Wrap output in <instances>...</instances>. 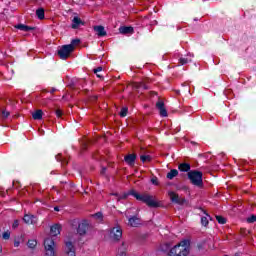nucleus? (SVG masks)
Here are the masks:
<instances>
[{
    "instance_id": "nucleus-13",
    "label": "nucleus",
    "mask_w": 256,
    "mask_h": 256,
    "mask_svg": "<svg viewBox=\"0 0 256 256\" xmlns=\"http://www.w3.org/2000/svg\"><path fill=\"white\" fill-rule=\"evenodd\" d=\"M81 25H85V23L83 22V20H81V18L75 16L72 20V29H79Z\"/></svg>"
},
{
    "instance_id": "nucleus-11",
    "label": "nucleus",
    "mask_w": 256,
    "mask_h": 256,
    "mask_svg": "<svg viewBox=\"0 0 256 256\" xmlns=\"http://www.w3.org/2000/svg\"><path fill=\"white\" fill-rule=\"evenodd\" d=\"M136 159H137L136 154H128L124 157L125 163H127V165H129L130 167H133L135 165Z\"/></svg>"
},
{
    "instance_id": "nucleus-5",
    "label": "nucleus",
    "mask_w": 256,
    "mask_h": 256,
    "mask_svg": "<svg viewBox=\"0 0 256 256\" xmlns=\"http://www.w3.org/2000/svg\"><path fill=\"white\" fill-rule=\"evenodd\" d=\"M72 51H75L73 44L63 45L58 49V55L60 59H68Z\"/></svg>"
},
{
    "instance_id": "nucleus-23",
    "label": "nucleus",
    "mask_w": 256,
    "mask_h": 256,
    "mask_svg": "<svg viewBox=\"0 0 256 256\" xmlns=\"http://www.w3.org/2000/svg\"><path fill=\"white\" fill-rule=\"evenodd\" d=\"M191 57H193L191 54H188L187 58H180L179 63L180 65H187V63H190Z\"/></svg>"
},
{
    "instance_id": "nucleus-15",
    "label": "nucleus",
    "mask_w": 256,
    "mask_h": 256,
    "mask_svg": "<svg viewBox=\"0 0 256 256\" xmlns=\"http://www.w3.org/2000/svg\"><path fill=\"white\" fill-rule=\"evenodd\" d=\"M94 31H96L98 37H105V35H107V31H105V27L103 26H95Z\"/></svg>"
},
{
    "instance_id": "nucleus-4",
    "label": "nucleus",
    "mask_w": 256,
    "mask_h": 256,
    "mask_svg": "<svg viewBox=\"0 0 256 256\" xmlns=\"http://www.w3.org/2000/svg\"><path fill=\"white\" fill-rule=\"evenodd\" d=\"M188 179L192 183V185H195L196 187H202L203 186V172L192 170L188 172Z\"/></svg>"
},
{
    "instance_id": "nucleus-24",
    "label": "nucleus",
    "mask_w": 256,
    "mask_h": 256,
    "mask_svg": "<svg viewBox=\"0 0 256 256\" xmlns=\"http://www.w3.org/2000/svg\"><path fill=\"white\" fill-rule=\"evenodd\" d=\"M36 15L38 19H45V10L43 8H39L36 10Z\"/></svg>"
},
{
    "instance_id": "nucleus-32",
    "label": "nucleus",
    "mask_w": 256,
    "mask_h": 256,
    "mask_svg": "<svg viewBox=\"0 0 256 256\" xmlns=\"http://www.w3.org/2000/svg\"><path fill=\"white\" fill-rule=\"evenodd\" d=\"M3 239L8 240L11 237V232L7 231L2 234Z\"/></svg>"
},
{
    "instance_id": "nucleus-14",
    "label": "nucleus",
    "mask_w": 256,
    "mask_h": 256,
    "mask_svg": "<svg viewBox=\"0 0 256 256\" xmlns=\"http://www.w3.org/2000/svg\"><path fill=\"white\" fill-rule=\"evenodd\" d=\"M50 233L52 237H57L61 233V225L59 224H54L50 228Z\"/></svg>"
},
{
    "instance_id": "nucleus-30",
    "label": "nucleus",
    "mask_w": 256,
    "mask_h": 256,
    "mask_svg": "<svg viewBox=\"0 0 256 256\" xmlns=\"http://www.w3.org/2000/svg\"><path fill=\"white\" fill-rule=\"evenodd\" d=\"M127 111H128L127 107L122 108L120 111V116L127 117Z\"/></svg>"
},
{
    "instance_id": "nucleus-36",
    "label": "nucleus",
    "mask_w": 256,
    "mask_h": 256,
    "mask_svg": "<svg viewBox=\"0 0 256 256\" xmlns=\"http://www.w3.org/2000/svg\"><path fill=\"white\" fill-rule=\"evenodd\" d=\"M151 183H152L153 185H159V182L157 181V178H152V179H151Z\"/></svg>"
},
{
    "instance_id": "nucleus-28",
    "label": "nucleus",
    "mask_w": 256,
    "mask_h": 256,
    "mask_svg": "<svg viewBox=\"0 0 256 256\" xmlns=\"http://www.w3.org/2000/svg\"><path fill=\"white\" fill-rule=\"evenodd\" d=\"M201 223L204 225V227H207V225H209V219L204 216L201 218Z\"/></svg>"
},
{
    "instance_id": "nucleus-39",
    "label": "nucleus",
    "mask_w": 256,
    "mask_h": 256,
    "mask_svg": "<svg viewBox=\"0 0 256 256\" xmlns=\"http://www.w3.org/2000/svg\"><path fill=\"white\" fill-rule=\"evenodd\" d=\"M95 217H97L98 219H101V217H103V214H101V213H96V214H95Z\"/></svg>"
},
{
    "instance_id": "nucleus-25",
    "label": "nucleus",
    "mask_w": 256,
    "mask_h": 256,
    "mask_svg": "<svg viewBox=\"0 0 256 256\" xmlns=\"http://www.w3.org/2000/svg\"><path fill=\"white\" fill-rule=\"evenodd\" d=\"M140 161L142 163H149L151 161V155H140Z\"/></svg>"
},
{
    "instance_id": "nucleus-8",
    "label": "nucleus",
    "mask_w": 256,
    "mask_h": 256,
    "mask_svg": "<svg viewBox=\"0 0 256 256\" xmlns=\"http://www.w3.org/2000/svg\"><path fill=\"white\" fill-rule=\"evenodd\" d=\"M168 196L170 197V200L172 201V203H176L177 205H184L185 203V198L180 197L174 191L168 192Z\"/></svg>"
},
{
    "instance_id": "nucleus-3",
    "label": "nucleus",
    "mask_w": 256,
    "mask_h": 256,
    "mask_svg": "<svg viewBox=\"0 0 256 256\" xmlns=\"http://www.w3.org/2000/svg\"><path fill=\"white\" fill-rule=\"evenodd\" d=\"M190 251V244L188 240H183L175 245L168 253V256H188Z\"/></svg>"
},
{
    "instance_id": "nucleus-31",
    "label": "nucleus",
    "mask_w": 256,
    "mask_h": 256,
    "mask_svg": "<svg viewBox=\"0 0 256 256\" xmlns=\"http://www.w3.org/2000/svg\"><path fill=\"white\" fill-rule=\"evenodd\" d=\"M57 161H60L63 165L67 164V159H62L61 154L56 156Z\"/></svg>"
},
{
    "instance_id": "nucleus-18",
    "label": "nucleus",
    "mask_w": 256,
    "mask_h": 256,
    "mask_svg": "<svg viewBox=\"0 0 256 256\" xmlns=\"http://www.w3.org/2000/svg\"><path fill=\"white\" fill-rule=\"evenodd\" d=\"M119 31L122 35H127L129 33H133V27L131 26H122L119 28Z\"/></svg>"
},
{
    "instance_id": "nucleus-41",
    "label": "nucleus",
    "mask_w": 256,
    "mask_h": 256,
    "mask_svg": "<svg viewBox=\"0 0 256 256\" xmlns=\"http://www.w3.org/2000/svg\"><path fill=\"white\" fill-rule=\"evenodd\" d=\"M105 171H107V168L103 167L102 170H101V174L105 175Z\"/></svg>"
},
{
    "instance_id": "nucleus-12",
    "label": "nucleus",
    "mask_w": 256,
    "mask_h": 256,
    "mask_svg": "<svg viewBox=\"0 0 256 256\" xmlns=\"http://www.w3.org/2000/svg\"><path fill=\"white\" fill-rule=\"evenodd\" d=\"M156 107L159 110L161 117H167V110L165 109V104L163 101H158L156 103Z\"/></svg>"
},
{
    "instance_id": "nucleus-6",
    "label": "nucleus",
    "mask_w": 256,
    "mask_h": 256,
    "mask_svg": "<svg viewBox=\"0 0 256 256\" xmlns=\"http://www.w3.org/2000/svg\"><path fill=\"white\" fill-rule=\"evenodd\" d=\"M45 256H55V240L48 237L44 240Z\"/></svg>"
},
{
    "instance_id": "nucleus-10",
    "label": "nucleus",
    "mask_w": 256,
    "mask_h": 256,
    "mask_svg": "<svg viewBox=\"0 0 256 256\" xmlns=\"http://www.w3.org/2000/svg\"><path fill=\"white\" fill-rule=\"evenodd\" d=\"M23 221L26 223V225H35L37 223V218L35 215L25 214Z\"/></svg>"
},
{
    "instance_id": "nucleus-26",
    "label": "nucleus",
    "mask_w": 256,
    "mask_h": 256,
    "mask_svg": "<svg viewBox=\"0 0 256 256\" xmlns=\"http://www.w3.org/2000/svg\"><path fill=\"white\" fill-rule=\"evenodd\" d=\"M27 245L29 249H35V247H37V240H29Z\"/></svg>"
},
{
    "instance_id": "nucleus-27",
    "label": "nucleus",
    "mask_w": 256,
    "mask_h": 256,
    "mask_svg": "<svg viewBox=\"0 0 256 256\" xmlns=\"http://www.w3.org/2000/svg\"><path fill=\"white\" fill-rule=\"evenodd\" d=\"M216 220L220 225H225V223H227V220L223 216H216Z\"/></svg>"
},
{
    "instance_id": "nucleus-22",
    "label": "nucleus",
    "mask_w": 256,
    "mask_h": 256,
    "mask_svg": "<svg viewBox=\"0 0 256 256\" xmlns=\"http://www.w3.org/2000/svg\"><path fill=\"white\" fill-rule=\"evenodd\" d=\"M32 117H33V119L39 121L40 119L43 118V111L37 110L36 112H34V113L32 114Z\"/></svg>"
},
{
    "instance_id": "nucleus-2",
    "label": "nucleus",
    "mask_w": 256,
    "mask_h": 256,
    "mask_svg": "<svg viewBox=\"0 0 256 256\" xmlns=\"http://www.w3.org/2000/svg\"><path fill=\"white\" fill-rule=\"evenodd\" d=\"M114 195H116V197H118V201H120V199H127V197H129V195H132V197H135V199H137V201H142V203H146V205H148V207H159V202H157V200H155V198H153V196H151L149 194H139L135 190H131L130 192L124 193L123 195H119V194H114Z\"/></svg>"
},
{
    "instance_id": "nucleus-38",
    "label": "nucleus",
    "mask_w": 256,
    "mask_h": 256,
    "mask_svg": "<svg viewBox=\"0 0 256 256\" xmlns=\"http://www.w3.org/2000/svg\"><path fill=\"white\" fill-rule=\"evenodd\" d=\"M57 117H61L63 115V112L61 110H56Z\"/></svg>"
},
{
    "instance_id": "nucleus-1",
    "label": "nucleus",
    "mask_w": 256,
    "mask_h": 256,
    "mask_svg": "<svg viewBox=\"0 0 256 256\" xmlns=\"http://www.w3.org/2000/svg\"><path fill=\"white\" fill-rule=\"evenodd\" d=\"M87 231H89V221L83 220L78 224V229H77L78 234L69 233L67 235V238L65 240V245H66L65 251L68 256H76L75 246L73 245V243H75L77 239H79V235H85Z\"/></svg>"
},
{
    "instance_id": "nucleus-20",
    "label": "nucleus",
    "mask_w": 256,
    "mask_h": 256,
    "mask_svg": "<svg viewBox=\"0 0 256 256\" xmlns=\"http://www.w3.org/2000/svg\"><path fill=\"white\" fill-rule=\"evenodd\" d=\"M179 175V171H177V169H172L170 170V172L167 173V179H175V177H177Z\"/></svg>"
},
{
    "instance_id": "nucleus-37",
    "label": "nucleus",
    "mask_w": 256,
    "mask_h": 256,
    "mask_svg": "<svg viewBox=\"0 0 256 256\" xmlns=\"http://www.w3.org/2000/svg\"><path fill=\"white\" fill-rule=\"evenodd\" d=\"M79 43V39H74L71 42V45H73V47H75V45H77Z\"/></svg>"
},
{
    "instance_id": "nucleus-34",
    "label": "nucleus",
    "mask_w": 256,
    "mask_h": 256,
    "mask_svg": "<svg viewBox=\"0 0 256 256\" xmlns=\"http://www.w3.org/2000/svg\"><path fill=\"white\" fill-rule=\"evenodd\" d=\"M255 221H256V216L255 215H252V216L247 218L248 223H255Z\"/></svg>"
},
{
    "instance_id": "nucleus-40",
    "label": "nucleus",
    "mask_w": 256,
    "mask_h": 256,
    "mask_svg": "<svg viewBox=\"0 0 256 256\" xmlns=\"http://www.w3.org/2000/svg\"><path fill=\"white\" fill-rule=\"evenodd\" d=\"M19 245H21L19 241H14V247H19Z\"/></svg>"
},
{
    "instance_id": "nucleus-9",
    "label": "nucleus",
    "mask_w": 256,
    "mask_h": 256,
    "mask_svg": "<svg viewBox=\"0 0 256 256\" xmlns=\"http://www.w3.org/2000/svg\"><path fill=\"white\" fill-rule=\"evenodd\" d=\"M127 251H129V243L122 242V244L118 248L116 256H127Z\"/></svg>"
},
{
    "instance_id": "nucleus-29",
    "label": "nucleus",
    "mask_w": 256,
    "mask_h": 256,
    "mask_svg": "<svg viewBox=\"0 0 256 256\" xmlns=\"http://www.w3.org/2000/svg\"><path fill=\"white\" fill-rule=\"evenodd\" d=\"M102 71H103L102 67H98V68L94 69L95 75H97V77H99V78H101V74H99V73H101Z\"/></svg>"
},
{
    "instance_id": "nucleus-42",
    "label": "nucleus",
    "mask_w": 256,
    "mask_h": 256,
    "mask_svg": "<svg viewBox=\"0 0 256 256\" xmlns=\"http://www.w3.org/2000/svg\"><path fill=\"white\" fill-rule=\"evenodd\" d=\"M54 211H59V207L58 206L54 207Z\"/></svg>"
},
{
    "instance_id": "nucleus-43",
    "label": "nucleus",
    "mask_w": 256,
    "mask_h": 256,
    "mask_svg": "<svg viewBox=\"0 0 256 256\" xmlns=\"http://www.w3.org/2000/svg\"><path fill=\"white\" fill-rule=\"evenodd\" d=\"M0 253H3V247L0 246Z\"/></svg>"
},
{
    "instance_id": "nucleus-33",
    "label": "nucleus",
    "mask_w": 256,
    "mask_h": 256,
    "mask_svg": "<svg viewBox=\"0 0 256 256\" xmlns=\"http://www.w3.org/2000/svg\"><path fill=\"white\" fill-rule=\"evenodd\" d=\"M10 113L7 110H2V119H7L9 117Z\"/></svg>"
},
{
    "instance_id": "nucleus-16",
    "label": "nucleus",
    "mask_w": 256,
    "mask_h": 256,
    "mask_svg": "<svg viewBox=\"0 0 256 256\" xmlns=\"http://www.w3.org/2000/svg\"><path fill=\"white\" fill-rule=\"evenodd\" d=\"M178 169L182 173H188V171H191V164H189V163H181V164H179Z\"/></svg>"
},
{
    "instance_id": "nucleus-21",
    "label": "nucleus",
    "mask_w": 256,
    "mask_h": 256,
    "mask_svg": "<svg viewBox=\"0 0 256 256\" xmlns=\"http://www.w3.org/2000/svg\"><path fill=\"white\" fill-rule=\"evenodd\" d=\"M133 88L134 89H148V87H147V85H145V83H143V82H135L134 84H133Z\"/></svg>"
},
{
    "instance_id": "nucleus-35",
    "label": "nucleus",
    "mask_w": 256,
    "mask_h": 256,
    "mask_svg": "<svg viewBox=\"0 0 256 256\" xmlns=\"http://www.w3.org/2000/svg\"><path fill=\"white\" fill-rule=\"evenodd\" d=\"M12 227L13 229H17V227H19V220L14 221Z\"/></svg>"
},
{
    "instance_id": "nucleus-7",
    "label": "nucleus",
    "mask_w": 256,
    "mask_h": 256,
    "mask_svg": "<svg viewBox=\"0 0 256 256\" xmlns=\"http://www.w3.org/2000/svg\"><path fill=\"white\" fill-rule=\"evenodd\" d=\"M109 237L112 241H121V237H123V229L121 226L116 225L110 229Z\"/></svg>"
},
{
    "instance_id": "nucleus-17",
    "label": "nucleus",
    "mask_w": 256,
    "mask_h": 256,
    "mask_svg": "<svg viewBox=\"0 0 256 256\" xmlns=\"http://www.w3.org/2000/svg\"><path fill=\"white\" fill-rule=\"evenodd\" d=\"M140 224H141V220H139V218L137 217H132V218H129L128 220V225H130V227H137Z\"/></svg>"
},
{
    "instance_id": "nucleus-19",
    "label": "nucleus",
    "mask_w": 256,
    "mask_h": 256,
    "mask_svg": "<svg viewBox=\"0 0 256 256\" xmlns=\"http://www.w3.org/2000/svg\"><path fill=\"white\" fill-rule=\"evenodd\" d=\"M16 29H19V31H25L26 33L29 31H33V27L27 26L25 24H18L15 26Z\"/></svg>"
}]
</instances>
